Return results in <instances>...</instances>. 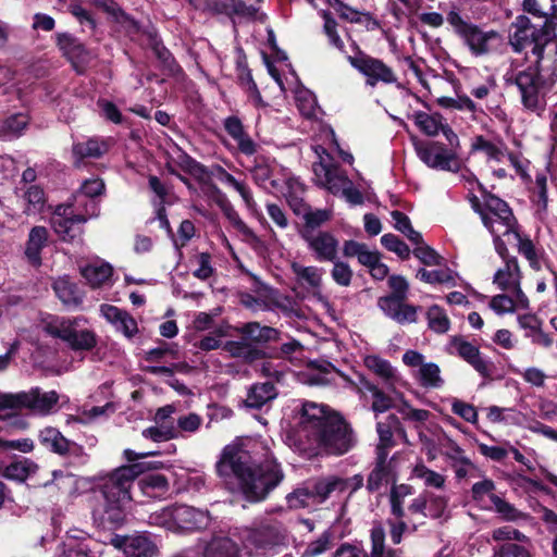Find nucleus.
<instances>
[{"label": "nucleus", "mask_w": 557, "mask_h": 557, "mask_svg": "<svg viewBox=\"0 0 557 557\" xmlns=\"http://www.w3.org/2000/svg\"><path fill=\"white\" fill-rule=\"evenodd\" d=\"M158 453H136L131 448L123 451L128 465L120 466L98 478L95 493L101 497L100 507L94 515H99L100 523L104 528H120L126 517V508L131 504L132 486L135 481L148 470H158L164 467L162 461H139Z\"/></svg>", "instance_id": "obj_1"}, {"label": "nucleus", "mask_w": 557, "mask_h": 557, "mask_svg": "<svg viewBox=\"0 0 557 557\" xmlns=\"http://www.w3.org/2000/svg\"><path fill=\"white\" fill-rule=\"evenodd\" d=\"M215 467L220 476L236 478L244 498L250 503L264 500L284 479L278 462L256 465L249 451L238 446H225Z\"/></svg>", "instance_id": "obj_2"}, {"label": "nucleus", "mask_w": 557, "mask_h": 557, "mask_svg": "<svg viewBox=\"0 0 557 557\" xmlns=\"http://www.w3.org/2000/svg\"><path fill=\"white\" fill-rule=\"evenodd\" d=\"M299 423L306 435L329 455L342 456L355 446L351 425L327 406L306 401Z\"/></svg>", "instance_id": "obj_3"}, {"label": "nucleus", "mask_w": 557, "mask_h": 557, "mask_svg": "<svg viewBox=\"0 0 557 557\" xmlns=\"http://www.w3.org/2000/svg\"><path fill=\"white\" fill-rule=\"evenodd\" d=\"M512 27L516 28L510 39L513 51L520 53L532 46L531 51L536 57V64L540 65L545 47L556 38L554 21L533 22L529 16L521 14L515 18Z\"/></svg>", "instance_id": "obj_4"}, {"label": "nucleus", "mask_w": 557, "mask_h": 557, "mask_svg": "<svg viewBox=\"0 0 557 557\" xmlns=\"http://www.w3.org/2000/svg\"><path fill=\"white\" fill-rule=\"evenodd\" d=\"M59 403L55 391L42 392L40 387H33L28 392L0 393L1 410H28L39 416L49 414Z\"/></svg>", "instance_id": "obj_5"}, {"label": "nucleus", "mask_w": 557, "mask_h": 557, "mask_svg": "<svg viewBox=\"0 0 557 557\" xmlns=\"http://www.w3.org/2000/svg\"><path fill=\"white\" fill-rule=\"evenodd\" d=\"M446 21L453 27L454 33L475 57L487 54L491 51L490 41L500 38L498 32L493 29L484 32L479 25L469 21L468 17H462L456 9L447 13Z\"/></svg>", "instance_id": "obj_6"}, {"label": "nucleus", "mask_w": 557, "mask_h": 557, "mask_svg": "<svg viewBox=\"0 0 557 557\" xmlns=\"http://www.w3.org/2000/svg\"><path fill=\"white\" fill-rule=\"evenodd\" d=\"M150 519L156 524L183 531L203 530L210 523L208 511H202L187 505L165 507L160 512L151 516Z\"/></svg>", "instance_id": "obj_7"}, {"label": "nucleus", "mask_w": 557, "mask_h": 557, "mask_svg": "<svg viewBox=\"0 0 557 557\" xmlns=\"http://www.w3.org/2000/svg\"><path fill=\"white\" fill-rule=\"evenodd\" d=\"M285 540L286 530L275 519L256 521L247 529L246 543L261 554L284 545Z\"/></svg>", "instance_id": "obj_8"}, {"label": "nucleus", "mask_w": 557, "mask_h": 557, "mask_svg": "<svg viewBox=\"0 0 557 557\" xmlns=\"http://www.w3.org/2000/svg\"><path fill=\"white\" fill-rule=\"evenodd\" d=\"M507 86L515 85L520 95L522 106L532 112L540 108V91L544 85L541 75L540 65L528 66L525 70L519 71L511 75L505 76Z\"/></svg>", "instance_id": "obj_9"}, {"label": "nucleus", "mask_w": 557, "mask_h": 557, "mask_svg": "<svg viewBox=\"0 0 557 557\" xmlns=\"http://www.w3.org/2000/svg\"><path fill=\"white\" fill-rule=\"evenodd\" d=\"M355 55H347L349 64L367 78V84L375 86L377 83L393 84L397 77L387 64L366 53L357 42L354 41Z\"/></svg>", "instance_id": "obj_10"}, {"label": "nucleus", "mask_w": 557, "mask_h": 557, "mask_svg": "<svg viewBox=\"0 0 557 557\" xmlns=\"http://www.w3.org/2000/svg\"><path fill=\"white\" fill-rule=\"evenodd\" d=\"M414 148L419 159L431 169L453 173L461 170L457 151L447 149L441 141L419 143Z\"/></svg>", "instance_id": "obj_11"}, {"label": "nucleus", "mask_w": 557, "mask_h": 557, "mask_svg": "<svg viewBox=\"0 0 557 557\" xmlns=\"http://www.w3.org/2000/svg\"><path fill=\"white\" fill-rule=\"evenodd\" d=\"M38 441L48 451L63 458H71L78 463L88 461L85 447L66 438L57 428L46 426L39 431Z\"/></svg>", "instance_id": "obj_12"}, {"label": "nucleus", "mask_w": 557, "mask_h": 557, "mask_svg": "<svg viewBox=\"0 0 557 557\" xmlns=\"http://www.w3.org/2000/svg\"><path fill=\"white\" fill-rule=\"evenodd\" d=\"M55 44L76 74H85L92 60V54L85 44L70 33L55 34Z\"/></svg>", "instance_id": "obj_13"}, {"label": "nucleus", "mask_w": 557, "mask_h": 557, "mask_svg": "<svg viewBox=\"0 0 557 557\" xmlns=\"http://www.w3.org/2000/svg\"><path fill=\"white\" fill-rule=\"evenodd\" d=\"M238 332L244 336V339H247L253 349L261 350L267 355L275 343L282 341L283 335L280 330L269 325H262L257 321L244 323L238 329Z\"/></svg>", "instance_id": "obj_14"}, {"label": "nucleus", "mask_w": 557, "mask_h": 557, "mask_svg": "<svg viewBox=\"0 0 557 557\" xmlns=\"http://www.w3.org/2000/svg\"><path fill=\"white\" fill-rule=\"evenodd\" d=\"M450 344L456 349L457 355L469 363L483 379H493L496 366L492 360L485 359L482 356L479 347L466 341L462 336H454L450 339Z\"/></svg>", "instance_id": "obj_15"}, {"label": "nucleus", "mask_w": 557, "mask_h": 557, "mask_svg": "<svg viewBox=\"0 0 557 557\" xmlns=\"http://www.w3.org/2000/svg\"><path fill=\"white\" fill-rule=\"evenodd\" d=\"M473 178L476 182L478 189L484 200L485 209L495 215L497 220L506 227L503 236H507L510 234V232L516 231L519 222L508 202L487 190V188L481 182H479L476 177Z\"/></svg>", "instance_id": "obj_16"}, {"label": "nucleus", "mask_w": 557, "mask_h": 557, "mask_svg": "<svg viewBox=\"0 0 557 557\" xmlns=\"http://www.w3.org/2000/svg\"><path fill=\"white\" fill-rule=\"evenodd\" d=\"M206 9L213 15L228 17L234 24L237 21H251L257 14V8L245 0H206Z\"/></svg>", "instance_id": "obj_17"}, {"label": "nucleus", "mask_w": 557, "mask_h": 557, "mask_svg": "<svg viewBox=\"0 0 557 557\" xmlns=\"http://www.w3.org/2000/svg\"><path fill=\"white\" fill-rule=\"evenodd\" d=\"M376 305L387 318L399 324L416 323L418 320L417 313L420 307L408 304L405 299L381 296Z\"/></svg>", "instance_id": "obj_18"}, {"label": "nucleus", "mask_w": 557, "mask_h": 557, "mask_svg": "<svg viewBox=\"0 0 557 557\" xmlns=\"http://www.w3.org/2000/svg\"><path fill=\"white\" fill-rule=\"evenodd\" d=\"M301 237L314 252L317 261H335L337 258L338 240L330 232L321 231L315 236L302 232Z\"/></svg>", "instance_id": "obj_19"}, {"label": "nucleus", "mask_w": 557, "mask_h": 557, "mask_svg": "<svg viewBox=\"0 0 557 557\" xmlns=\"http://www.w3.org/2000/svg\"><path fill=\"white\" fill-rule=\"evenodd\" d=\"M49 231L41 225L33 226L28 233L24 247V258L26 262L37 269L42 264V250L48 246Z\"/></svg>", "instance_id": "obj_20"}, {"label": "nucleus", "mask_w": 557, "mask_h": 557, "mask_svg": "<svg viewBox=\"0 0 557 557\" xmlns=\"http://www.w3.org/2000/svg\"><path fill=\"white\" fill-rule=\"evenodd\" d=\"M88 218L85 214H71L67 218H51V225L62 242L74 243L84 233L83 225Z\"/></svg>", "instance_id": "obj_21"}, {"label": "nucleus", "mask_w": 557, "mask_h": 557, "mask_svg": "<svg viewBox=\"0 0 557 557\" xmlns=\"http://www.w3.org/2000/svg\"><path fill=\"white\" fill-rule=\"evenodd\" d=\"M148 44L154 57L160 62L162 71L169 76L183 74V69L173 53L164 46L156 32L148 34Z\"/></svg>", "instance_id": "obj_22"}, {"label": "nucleus", "mask_w": 557, "mask_h": 557, "mask_svg": "<svg viewBox=\"0 0 557 557\" xmlns=\"http://www.w3.org/2000/svg\"><path fill=\"white\" fill-rule=\"evenodd\" d=\"M145 471L138 479V487L143 495L152 499H164L170 493L169 479L161 473Z\"/></svg>", "instance_id": "obj_23"}, {"label": "nucleus", "mask_w": 557, "mask_h": 557, "mask_svg": "<svg viewBox=\"0 0 557 557\" xmlns=\"http://www.w3.org/2000/svg\"><path fill=\"white\" fill-rule=\"evenodd\" d=\"M225 132L237 143L238 150L245 156L257 152L258 145L246 133L240 119L236 115L227 116L224 122Z\"/></svg>", "instance_id": "obj_24"}, {"label": "nucleus", "mask_w": 557, "mask_h": 557, "mask_svg": "<svg viewBox=\"0 0 557 557\" xmlns=\"http://www.w3.org/2000/svg\"><path fill=\"white\" fill-rule=\"evenodd\" d=\"M92 4L107 13L114 23L123 25L127 32L138 34L140 23L125 12L115 0H91Z\"/></svg>", "instance_id": "obj_25"}, {"label": "nucleus", "mask_w": 557, "mask_h": 557, "mask_svg": "<svg viewBox=\"0 0 557 557\" xmlns=\"http://www.w3.org/2000/svg\"><path fill=\"white\" fill-rule=\"evenodd\" d=\"M109 146L106 140L97 137L89 138L86 141L75 143L72 146V154L74 157V165L81 166V163L87 158L99 159L106 154Z\"/></svg>", "instance_id": "obj_26"}, {"label": "nucleus", "mask_w": 557, "mask_h": 557, "mask_svg": "<svg viewBox=\"0 0 557 557\" xmlns=\"http://www.w3.org/2000/svg\"><path fill=\"white\" fill-rule=\"evenodd\" d=\"M222 349L228 352L232 358L242 359L247 364L263 360L264 356L261 350L253 349L247 339H244V336L239 341L225 342Z\"/></svg>", "instance_id": "obj_27"}, {"label": "nucleus", "mask_w": 557, "mask_h": 557, "mask_svg": "<svg viewBox=\"0 0 557 557\" xmlns=\"http://www.w3.org/2000/svg\"><path fill=\"white\" fill-rule=\"evenodd\" d=\"M277 394L274 383H256L249 388L245 404L249 408L261 409L267 403L276 398Z\"/></svg>", "instance_id": "obj_28"}, {"label": "nucleus", "mask_w": 557, "mask_h": 557, "mask_svg": "<svg viewBox=\"0 0 557 557\" xmlns=\"http://www.w3.org/2000/svg\"><path fill=\"white\" fill-rule=\"evenodd\" d=\"M397 481V473L394 466H376L373 465L370 471L366 488L369 493L379 492L384 485L389 483L395 484Z\"/></svg>", "instance_id": "obj_29"}, {"label": "nucleus", "mask_w": 557, "mask_h": 557, "mask_svg": "<svg viewBox=\"0 0 557 557\" xmlns=\"http://www.w3.org/2000/svg\"><path fill=\"white\" fill-rule=\"evenodd\" d=\"M504 263L505 267L498 269L494 274L493 282L500 290L506 292L509 290L511 281L522 278V273L517 257L510 256L504 260Z\"/></svg>", "instance_id": "obj_30"}, {"label": "nucleus", "mask_w": 557, "mask_h": 557, "mask_svg": "<svg viewBox=\"0 0 557 557\" xmlns=\"http://www.w3.org/2000/svg\"><path fill=\"white\" fill-rule=\"evenodd\" d=\"M510 234L518 240V252L528 260L530 268L534 271H540L542 268L540 256L530 236L522 234L520 224L517 226V230L510 232Z\"/></svg>", "instance_id": "obj_31"}, {"label": "nucleus", "mask_w": 557, "mask_h": 557, "mask_svg": "<svg viewBox=\"0 0 557 557\" xmlns=\"http://www.w3.org/2000/svg\"><path fill=\"white\" fill-rule=\"evenodd\" d=\"M82 276L92 287H100L113 274V268L109 263L87 264L81 269Z\"/></svg>", "instance_id": "obj_32"}, {"label": "nucleus", "mask_w": 557, "mask_h": 557, "mask_svg": "<svg viewBox=\"0 0 557 557\" xmlns=\"http://www.w3.org/2000/svg\"><path fill=\"white\" fill-rule=\"evenodd\" d=\"M413 120L416 125L420 128V131L423 134L432 137L436 136L444 125V116L438 112L428 114L426 112L423 111H416L413 113Z\"/></svg>", "instance_id": "obj_33"}, {"label": "nucleus", "mask_w": 557, "mask_h": 557, "mask_svg": "<svg viewBox=\"0 0 557 557\" xmlns=\"http://www.w3.org/2000/svg\"><path fill=\"white\" fill-rule=\"evenodd\" d=\"M23 199L26 203L24 213L27 215H36L44 212L46 207V194L44 188L38 185H30L24 193Z\"/></svg>", "instance_id": "obj_34"}, {"label": "nucleus", "mask_w": 557, "mask_h": 557, "mask_svg": "<svg viewBox=\"0 0 557 557\" xmlns=\"http://www.w3.org/2000/svg\"><path fill=\"white\" fill-rule=\"evenodd\" d=\"M53 290L57 297L64 305H73L78 306L82 304L83 298L79 293V289L75 283H72L67 280L60 278L53 283Z\"/></svg>", "instance_id": "obj_35"}, {"label": "nucleus", "mask_w": 557, "mask_h": 557, "mask_svg": "<svg viewBox=\"0 0 557 557\" xmlns=\"http://www.w3.org/2000/svg\"><path fill=\"white\" fill-rule=\"evenodd\" d=\"M218 177L220 181L226 183L227 185L232 186L234 189H236L240 197L243 198L245 205L249 210L256 209V201L253 200L252 193L250 188L244 183L239 182L233 176L231 173H228L224 168L221 165H218Z\"/></svg>", "instance_id": "obj_36"}, {"label": "nucleus", "mask_w": 557, "mask_h": 557, "mask_svg": "<svg viewBox=\"0 0 557 557\" xmlns=\"http://www.w3.org/2000/svg\"><path fill=\"white\" fill-rule=\"evenodd\" d=\"M203 557H239V550L231 539L221 537L208 544Z\"/></svg>", "instance_id": "obj_37"}, {"label": "nucleus", "mask_w": 557, "mask_h": 557, "mask_svg": "<svg viewBox=\"0 0 557 557\" xmlns=\"http://www.w3.org/2000/svg\"><path fill=\"white\" fill-rule=\"evenodd\" d=\"M176 164L183 172L189 174L200 183L205 182V180L209 177L207 166L185 151L177 157Z\"/></svg>", "instance_id": "obj_38"}, {"label": "nucleus", "mask_w": 557, "mask_h": 557, "mask_svg": "<svg viewBox=\"0 0 557 557\" xmlns=\"http://www.w3.org/2000/svg\"><path fill=\"white\" fill-rule=\"evenodd\" d=\"M391 216L395 221V228L404 234L413 245L423 244L422 234L413 228L407 214L394 210L391 212Z\"/></svg>", "instance_id": "obj_39"}, {"label": "nucleus", "mask_w": 557, "mask_h": 557, "mask_svg": "<svg viewBox=\"0 0 557 557\" xmlns=\"http://www.w3.org/2000/svg\"><path fill=\"white\" fill-rule=\"evenodd\" d=\"M344 485L345 481L339 478L320 480L310 487L312 500L321 504L325 502L335 490H343Z\"/></svg>", "instance_id": "obj_40"}, {"label": "nucleus", "mask_w": 557, "mask_h": 557, "mask_svg": "<svg viewBox=\"0 0 557 557\" xmlns=\"http://www.w3.org/2000/svg\"><path fill=\"white\" fill-rule=\"evenodd\" d=\"M36 467L37 466L33 461H29L28 459H24L23 461H13L2 469L0 475L3 476L4 479L21 483L28 478L29 473Z\"/></svg>", "instance_id": "obj_41"}, {"label": "nucleus", "mask_w": 557, "mask_h": 557, "mask_svg": "<svg viewBox=\"0 0 557 557\" xmlns=\"http://www.w3.org/2000/svg\"><path fill=\"white\" fill-rule=\"evenodd\" d=\"M44 330L48 335L66 343L67 346H70L76 334L74 322L70 319H62L59 324H54L52 322L47 323Z\"/></svg>", "instance_id": "obj_42"}, {"label": "nucleus", "mask_w": 557, "mask_h": 557, "mask_svg": "<svg viewBox=\"0 0 557 557\" xmlns=\"http://www.w3.org/2000/svg\"><path fill=\"white\" fill-rule=\"evenodd\" d=\"M429 327L438 333L444 334L450 327V320L445 310L438 305H432L426 312Z\"/></svg>", "instance_id": "obj_43"}, {"label": "nucleus", "mask_w": 557, "mask_h": 557, "mask_svg": "<svg viewBox=\"0 0 557 557\" xmlns=\"http://www.w3.org/2000/svg\"><path fill=\"white\" fill-rule=\"evenodd\" d=\"M416 276L420 281L428 284H446L450 286L455 285V278L450 269L429 271L424 268H421L417 272Z\"/></svg>", "instance_id": "obj_44"}, {"label": "nucleus", "mask_w": 557, "mask_h": 557, "mask_svg": "<svg viewBox=\"0 0 557 557\" xmlns=\"http://www.w3.org/2000/svg\"><path fill=\"white\" fill-rule=\"evenodd\" d=\"M97 334L92 330L84 329L79 331L76 330L74 339H72L69 347L73 351H90L97 346Z\"/></svg>", "instance_id": "obj_45"}, {"label": "nucleus", "mask_w": 557, "mask_h": 557, "mask_svg": "<svg viewBox=\"0 0 557 557\" xmlns=\"http://www.w3.org/2000/svg\"><path fill=\"white\" fill-rule=\"evenodd\" d=\"M416 478L422 479L425 486L442 488L445 485V476L428 468L423 462L417 463L412 470Z\"/></svg>", "instance_id": "obj_46"}, {"label": "nucleus", "mask_w": 557, "mask_h": 557, "mask_svg": "<svg viewBox=\"0 0 557 557\" xmlns=\"http://www.w3.org/2000/svg\"><path fill=\"white\" fill-rule=\"evenodd\" d=\"M141 435L156 443L170 441L178 436V432L171 422L160 426H149L141 432Z\"/></svg>", "instance_id": "obj_47"}, {"label": "nucleus", "mask_w": 557, "mask_h": 557, "mask_svg": "<svg viewBox=\"0 0 557 557\" xmlns=\"http://www.w3.org/2000/svg\"><path fill=\"white\" fill-rule=\"evenodd\" d=\"M366 367L385 381L394 379V370L391 362L379 356H368L364 359Z\"/></svg>", "instance_id": "obj_48"}, {"label": "nucleus", "mask_w": 557, "mask_h": 557, "mask_svg": "<svg viewBox=\"0 0 557 557\" xmlns=\"http://www.w3.org/2000/svg\"><path fill=\"white\" fill-rule=\"evenodd\" d=\"M381 244L388 251L395 252L401 260H408L410 257L409 246L393 233L384 234L381 237Z\"/></svg>", "instance_id": "obj_49"}, {"label": "nucleus", "mask_w": 557, "mask_h": 557, "mask_svg": "<svg viewBox=\"0 0 557 557\" xmlns=\"http://www.w3.org/2000/svg\"><path fill=\"white\" fill-rule=\"evenodd\" d=\"M420 384L424 387H440L443 380L440 376L441 370L436 363H423L420 368Z\"/></svg>", "instance_id": "obj_50"}, {"label": "nucleus", "mask_w": 557, "mask_h": 557, "mask_svg": "<svg viewBox=\"0 0 557 557\" xmlns=\"http://www.w3.org/2000/svg\"><path fill=\"white\" fill-rule=\"evenodd\" d=\"M29 119L24 113H15L8 116L2 124V132L5 135L20 136L27 127Z\"/></svg>", "instance_id": "obj_51"}, {"label": "nucleus", "mask_w": 557, "mask_h": 557, "mask_svg": "<svg viewBox=\"0 0 557 557\" xmlns=\"http://www.w3.org/2000/svg\"><path fill=\"white\" fill-rule=\"evenodd\" d=\"M302 346L299 341L293 338L286 343H275L273 348L267 355L264 354L263 360L265 359H284L301 349Z\"/></svg>", "instance_id": "obj_52"}, {"label": "nucleus", "mask_w": 557, "mask_h": 557, "mask_svg": "<svg viewBox=\"0 0 557 557\" xmlns=\"http://www.w3.org/2000/svg\"><path fill=\"white\" fill-rule=\"evenodd\" d=\"M165 356H171L172 359H176L178 356V350L176 345H171L164 341H160L158 347L149 349L145 352L144 359L147 362H161Z\"/></svg>", "instance_id": "obj_53"}, {"label": "nucleus", "mask_w": 557, "mask_h": 557, "mask_svg": "<svg viewBox=\"0 0 557 557\" xmlns=\"http://www.w3.org/2000/svg\"><path fill=\"white\" fill-rule=\"evenodd\" d=\"M412 253L426 267L441 265L444 260L434 248L426 245L424 242L423 244L416 245Z\"/></svg>", "instance_id": "obj_54"}, {"label": "nucleus", "mask_w": 557, "mask_h": 557, "mask_svg": "<svg viewBox=\"0 0 557 557\" xmlns=\"http://www.w3.org/2000/svg\"><path fill=\"white\" fill-rule=\"evenodd\" d=\"M476 151L485 152L490 159L495 161H500L503 157L502 149L492 141L487 140L483 135L475 136L471 144V152Z\"/></svg>", "instance_id": "obj_55"}, {"label": "nucleus", "mask_w": 557, "mask_h": 557, "mask_svg": "<svg viewBox=\"0 0 557 557\" xmlns=\"http://www.w3.org/2000/svg\"><path fill=\"white\" fill-rule=\"evenodd\" d=\"M128 548L136 557H152L157 552L156 544L146 536H135L131 540Z\"/></svg>", "instance_id": "obj_56"}, {"label": "nucleus", "mask_w": 557, "mask_h": 557, "mask_svg": "<svg viewBox=\"0 0 557 557\" xmlns=\"http://www.w3.org/2000/svg\"><path fill=\"white\" fill-rule=\"evenodd\" d=\"M310 500H312L310 486L298 487L286 496V503L290 509L306 508L310 505Z\"/></svg>", "instance_id": "obj_57"}, {"label": "nucleus", "mask_w": 557, "mask_h": 557, "mask_svg": "<svg viewBox=\"0 0 557 557\" xmlns=\"http://www.w3.org/2000/svg\"><path fill=\"white\" fill-rule=\"evenodd\" d=\"M490 500L494 506V510L504 519L513 521L520 518V511L513 505L503 499L500 496L491 494Z\"/></svg>", "instance_id": "obj_58"}, {"label": "nucleus", "mask_w": 557, "mask_h": 557, "mask_svg": "<svg viewBox=\"0 0 557 557\" xmlns=\"http://www.w3.org/2000/svg\"><path fill=\"white\" fill-rule=\"evenodd\" d=\"M387 286L391 293L386 297L400 298L407 300L409 293V283L405 276L392 274L387 278Z\"/></svg>", "instance_id": "obj_59"}, {"label": "nucleus", "mask_w": 557, "mask_h": 557, "mask_svg": "<svg viewBox=\"0 0 557 557\" xmlns=\"http://www.w3.org/2000/svg\"><path fill=\"white\" fill-rule=\"evenodd\" d=\"M212 189H213V193L215 194L214 196V201L216 202V205L222 209V211L224 212V214L233 221V223L238 227V228H244L246 227V224L238 218V215L236 214V212L233 210L231 203L228 202L225 194H223L221 191V189L216 186V185H213L212 186Z\"/></svg>", "instance_id": "obj_60"}, {"label": "nucleus", "mask_w": 557, "mask_h": 557, "mask_svg": "<svg viewBox=\"0 0 557 557\" xmlns=\"http://www.w3.org/2000/svg\"><path fill=\"white\" fill-rule=\"evenodd\" d=\"M331 218V214L327 210L323 209H317L315 211H312L311 208L304 212V220H305V231L308 233V231H313L318 227H320L322 224L327 222Z\"/></svg>", "instance_id": "obj_61"}, {"label": "nucleus", "mask_w": 557, "mask_h": 557, "mask_svg": "<svg viewBox=\"0 0 557 557\" xmlns=\"http://www.w3.org/2000/svg\"><path fill=\"white\" fill-rule=\"evenodd\" d=\"M89 544V539L69 542L65 544L63 557H95Z\"/></svg>", "instance_id": "obj_62"}, {"label": "nucleus", "mask_w": 557, "mask_h": 557, "mask_svg": "<svg viewBox=\"0 0 557 557\" xmlns=\"http://www.w3.org/2000/svg\"><path fill=\"white\" fill-rule=\"evenodd\" d=\"M493 557H532L527 547L515 542H507L495 549Z\"/></svg>", "instance_id": "obj_63"}, {"label": "nucleus", "mask_w": 557, "mask_h": 557, "mask_svg": "<svg viewBox=\"0 0 557 557\" xmlns=\"http://www.w3.org/2000/svg\"><path fill=\"white\" fill-rule=\"evenodd\" d=\"M334 263L333 269L331 271L332 278L334 282L341 286H349L352 278V270L349 264L343 261H332Z\"/></svg>", "instance_id": "obj_64"}]
</instances>
